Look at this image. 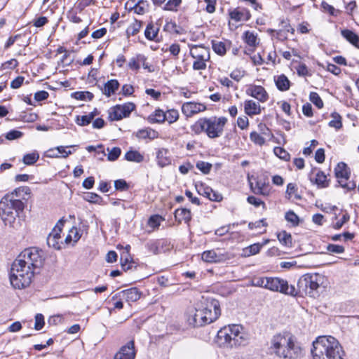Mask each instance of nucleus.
<instances>
[{
	"instance_id": "nucleus-31",
	"label": "nucleus",
	"mask_w": 359,
	"mask_h": 359,
	"mask_svg": "<svg viewBox=\"0 0 359 359\" xmlns=\"http://www.w3.org/2000/svg\"><path fill=\"white\" fill-rule=\"evenodd\" d=\"M341 36L346 39L349 43L357 48H359V36L355 32L350 29H342L341 31Z\"/></svg>"
},
{
	"instance_id": "nucleus-60",
	"label": "nucleus",
	"mask_w": 359,
	"mask_h": 359,
	"mask_svg": "<svg viewBox=\"0 0 359 359\" xmlns=\"http://www.w3.org/2000/svg\"><path fill=\"white\" fill-rule=\"evenodd\" d=\"M177 25L174 21H166L165 25L163 27V30L170 33L180 34V32L177 29Z\"/></svg>"
},
{
	"instance_id": "nucleus-57",
	"label": "nucleus",
	"mask_w": 359,
	"mask_h": 359,
	"mask_svg": "<svg viewBox=\"0 0 359 359\" xmlns=\"http://www.w3.org/2000/svg\"><path fill=\"white\" fill-rule=\"evenodd\" d=\"M321 7L324 11H327L329 13L330 15L337 16L340 13L339 10H336L332 6L327 4L326 1H323L321 4Z\"/></svg>"
},
{
	"instance_id": "nucleus-35",
	"label": "nucleus",
	"mask_w": 359,
	"mask_h": 359,
	"mask_svg": "<svg viewBox=\"0 0 359 359\" xmlns=\"http://www.w3.org/2000/svg\"><path fill=\"white\" fill-rule=\"evenodd\" d=\"M243 41L251 47H256L259 42L257 41V34L250 31H245L243 36Z\"/></svg>"
},
{
	"instance_id": "nucleus-5",
	"label": "nucleus",
	"mask_w": 359,
	"mask_h": 359,
	"mask_svg": "<svg viewBox=\"0 0 359 359\" xmlns=\"http://www.w3.org/2000/svg\"><path fill=\"white\" fill-rule=\"evenodd\" d=\"M35 273L29 266H25L15 259L9 273L10 283L15 289H24L29 286Z\"/></svg>"
},
{
	"instance_id": "nucleus-39",
	"label": "nucleus",
	"mask_w": 359,
	"mask_h": 359,
	"mask_svg": "<svg viewBox=\"0 0 359 359\" xmlns=\"http://www.w3.org/2000/svg\"><path fill=\"white\" fill-rule=\"evenodd\" d=\"M71 97L77 100H86L87 99L91 101L94 97V95L89 91H76L71 94Z\"/></svg>"
},
{
	"instance_id": "nucleus-18",
	"label": "nucleus",
	"mask_w": 359,
	"mask_h": 359,
	"mask_svg": "<svg viewBox=\"0 0 359 359\" xmlns=\"http://www.w3.org/2000/svg\"><path fill=\"white\" fill-rule=\"evenodd\" d=\"M246 93L261 102H265L269 99L267 92L262 86L250 85L247 89Z\"/></svg>"
},
{
	"instance_id": "nucleus-14",
	"label": "nucleus",
	"mask_w": 359,
	"mask_h": 359,
	"mask_svg": "<svg viewBox=\"0 0 359 359\" xmlns=\"http://www.w3.org/2000/svg\"><path fill=\"white\" fill-rule=\"evenodd\" d=\"M230 334L233 346H244L248 343V334L244 332V328L241 325H229Z\"/></svg>"
},
{
	"instance_id": "nucleus-23",
	"label": "nucleus",
	"mask_w": 359,
	"mask_h": 359,
	"mask_svg": "<svg viewBox=\"0 0 359 359\" xmlns=\"http://www.w3.org/2000/svg\"><path fill=\"white\" fill-rule=\"evenodd\" d=\"M201 258L204 262L210 263H219L225 259L224 255H217L213 250L204 251Z\"/></svg>"
},
{
	"instance_id": "nucleus-11",
	"label": "nucleus",
	"mask_w": 359,
	"mask_h": 359,
	"mask_svg": "<svg viewBox=\"0 0 359 359\" xmlns=\"http://www.w3.org/2000/svg\"><path fill=\"white\" fill-rule=\"evenodd\" d=\"M135 109V104L133 102L116 104L109 109L108 118L111 121H120L129 117L131 112Z\"/></svg>"
},
{
	"instance_id": "nucleus-63",
	"label": "nucleus",
	"mask_w": 359,
	"mask_h": 359,
	"mask_svg": "<svg viewBox=\"0 0 359 359\" xmlns=\"http://www.w3.org/2000/svg\"><path fill=\"white\" fill-rule=\"evenodd\" d=\"M23 135V133L17 130H11L6 134V138L8 140H14L20 138Z\"/></svg>"
},
{
	"instance_id": "nucleus-30",
	"label": "nucleus",
	"mask_w": 359,
	"mask_h": 359,
	"mask_svg": "<svg viewBox=\"0 0 359 359\" xmlns=\"http://www.w3.org/2000/svg\"><path fill=\"white\" fill-rule=\"evenodd\" d=\"M310 180L312 183H315L318 188L323 189L329 187V180L324 172L318 170L314 180L310 177Z\"/></svg>"
},
{
	"instance_id": "nucleus-25",
	"label": "nucleus",
	"mask_w": 359,
	"mask_h": 359,
	"mask_svg": "<svg viewBox=\"0 0 359 359\" xmlns=\"http://www.w3.org/2000/svg\"><path fill=\"white\" fill-rule=\"evenodd\" d=\"M162 22L161 19H158L156 22L157 27H155L153 22H149L147 25V27L144 30V36L145 38L149 41H154L155 40L156 37L158 35V33L159 32V26L161 25V23Z\"/></svg>"
},
{
	"instance_id": "nucleus-36",
	"label": "nucleus",
	"mask_w": 359,
	"mask_h": 359,
	"mask_svg": "<svg viewBox=\"0 0 359 359\" xmlns=\"http://www.w3.org/2000/svg\"><path fill=\"white\" fill-rule=\"evenodd\" d=\"M124 158L128 161L135 163H142L144 161V156L136 150L128 151L125 154Z\"/></svg>"
},
{
	"instance_id": "nucleus-22",
	"label": "nucleus",
	"mask_w": 359,
	"mask_h": 359,
	"mask_svg": "<svg viewBox=\"0 0 359 359\" xmlns=\"http://www.w3.org/2000/svg\"><path fill=\"white\" fill-rule=\"evenodd\" d=\"M230 18L236 22L248 21L251 18V14L248 9L245 8H236L229 11Z\"/></svg>"
},
{
	"instance_id": "nucleus-38",
	"label": "nucleus",
	"mask_w": 359,
	"mask_h": 359,
	"mask_svg": "<svg viewBox=\"0 0 359 359\" xmlns=\"http://www.w3.org/2000/svg\"><path fill=\"white\" fill-rule=\"evenodd\" d=\"M332 119L328 123V126L331 128H335L337 130L342 128V121L341 115L334 111L331 114Z\"/></svg>"
},
{
	"instance_id": "nucleus-27",
	"label": "nucleus",
	"mask_w": 359,
	"mask_h": 359,
	"mask_svg": "<svg viewBox=\"0 0 359 359\" xmlns=\"http://www.w3.org/2000/svg\"><path fill=\"white\" fill-rule=\"evenodd\" d=\"M135 135L140 140H154L158 137V133L151 128H145L138 130Z\"/></svg>"
},
{
	"instance_id": "nucleus-10",
	"label": "nucleus",
	"mask_w": 359,
	"mask_h": 359,
	"mask_svg": "<svg viewBox=\"0 0 359 359\" xmlns=\"http://www.w3.org/2000/svg\"><path fill=\"white\" fill-rule=\"evenodd\" d=\"M334 172L341 187L346 189L347 191H351L355 189L356 184L355 182H346L351 177V169L346 163H338L334 168Z\"/></svg>"
},
{
	"instance_id": "nucleus-12",
	"label": "nucleus",
	"mask_w": 359,
	"mask_h": 359,
	"mask_svg": "<svg viewBox=\"0 0 359 359\" xmlns=\"http://www.w3.org/2000/svg\"><path fill=\"white\" fill-rule=\"evenodd\" d=\"M147 250L154 255L166 252L172 248L171 243L166 238L151 240L145 245Z\"/></svg>"
},
{
	"instance_id": "nucleus-58",
	"label": "nucleus",
	"mask_w": 359,
	"mask_h": 359,
	"mask_svg": "<svg viewBox=\"0 0 359 359\" xmlns=\"http://www.w3.org/2000/svg\"><path fill=\"white\" fill-rule=\"evenodd\" d=\"M84 199L90 203H99L102 201V197L95 193L88 192L86 194Z\"/></svg>"
},
{
	"instance_id": "nucleus-50",
	"label": "nucleus",
	"mask_w": 359,
	"mask_h": 359,
	"mask_svg": "<svg viewBox=\"0 0 359 359\" xmlns=\"http://www.w3.org/2000/svg\"><path fill=\"white\" fill-rule=\"evenodd\" d=\"M285 218L287 222L292 223L294 226H298L299 224V218L298 215L292 210L287 211L285 213Z\"/></svg>"
},
{
	"instance_id": "nucleus-45",
	"label": "nucleus",
	"mask_w": 359,
	"mask_h": 359,
	"mask_svg": "<svg viewBox=\"0 0 359 359\" xmlns=\"http://www.w3.org/2000/svg\"><path fill=\"white\" fill-rule=\"evenodd\" d=\"M164 220V218L159 215H151L148 219V225L153 229H158L161 222Z\"/></svg>"
},
{
	"instance_id": "nucleus-46",
	"label": "nucleus",
	"mask_w": 359,
	"mask_h": 359,
	"mask_svg": "<svg viewBox=\"0 0 359 359\" xmlns=\"http://www.w3.org/2000/svg\"><path fill=\"white\" fill-rule=\"evenodd\" d=\"M273 152L276 156L282 160L288 161L290 159V154L283 147H276L273 149Z\"/></svg>"
},
{
	"instance_id": "nucleus-41",
	"label": "nucleus",
	"mask_w": 359,
	"mask_h": 359,
	"mask_svg": "<svg viewBox=\"0 0 359 359\" xmlns=\"http://www.w3.org/2000/svg\"><path fill=\"white\" fill-rule=\"evenodd\" d=\"M39 158V154L36 151L24 155L22 162L27 165H34Z\"/></svg>"
},
{
	"instance_id": "nucleus-26",
	"label": "nucleus",
	"mask_w": 359,
	"mask_h": 359,
	"mask_svg": "<svg viewBox=\"0 0 359 359\" xmlns=\"http://www.w3.org/2000/svg\"><path fill=\"white\" fill-rule=\"evenodd\" d=\"M122 297L128 302H135L137 301L141 297V292L137 287H131L124 290L121 292Z\"/></svg>"
},
{
	"instance_id": "nucleus-20",
	"label": "nucleus",
	"mask_w": 359,
	"mask_h": 359,
	"mask_svg": "<svg viewBox=\"0 0 359 359\" xmlns=\"http://www.w3.org/2000/svg\"><path fill=\"white\" fill-rule=\"evenodd\" d=\"M190 55L195 61H208L210 60V53L203 46L194 45L190 50Z\"/></svg>"
},
{
	"instance_id": "nucleus-55",
	"label": "nucleus",
	"mask_w": 359,
	"mask_h": 359,
	"mask_svg": "<svg viewBox=\"0 0 359 359\" xmlns=\"http://www.w3.org/2000/svg\"><path fill=\"white\" fill-rule=\"evenodd\" d=\"M326 249L329 252L332 254H342L345 251L344 246L336 244H328Z\"/></svg>"
},
{
	"instance_id": "nucleus-33",
	"label": "nucleus",
	"mask_w": 359,
	"mask_h": 359,
	"mask_svg": "<svg viewBox=\"0 0 359 359\" xmlns=\"http://www.w3.org/2000/svg\"><path fill=\"white\" fill-rule=\"evenodd\" d=\"M276 86L280 91H286L290 89V81L285 74H280L274 79Z\"/></svg>"
},
{
	"instance_id": "nucleus-40",
	"label": "nucleus",
	"mask_w": 359,
	"mask_h": 359,
	"mask_svg": "<svg viewBox=\"0 0 359 359\" xmlns=\"http://www.w3.org/2000/svg\"><path fill=\"white\" fill-rule=\"evenodd\" d=\"M195 188L200 195H202L206 198L210 196V193L212 192V188L207 186L202 182H196L195 183Z\"/></svg>"
},
{
	"instance_id": "nucleus-13",
	"label": "nucleus",
	"mask_w": 359,
	"mask_h": 359,
	"mask_svg": "<svg viewBox=\"0 0 359 359\" xmlns=\"http://www.w3.org/2000/svg\"><path fill=\"white\" fill-rule=\"evenodd\" d=\"M187 320L193 327H201L208 324L207 317L197 304L196 308L190 309L187 313Z\"/></svg>"
},
{
	"instance_id": "nucleus-52",
	"label": "nucleus",
	"mask_w": 359,
	"mask_h": 359,
	"mask_svg": "<svg viewBox=\"0 0 359 359\" xmlns=\"http://www.w3.org/2000/svg\"><path fill=\"white\" fill-rule=\"evenodd\" d=\"M309 100L318 109L323 107V102L317 93L311 92L309 94Z\"/></svg>"
},
{
	"instance_id": "nucleus-17",
	"label": "nucleus",
	"mask_w": 359,
	"mask_h": 359,
	"mask_svg": "<svg viewBox=\"0 0 359 359\" xmlns=\"http://www.w3.org/2000/svg\"><path fill=\"white\" fill-rule=\"evenodd\" d=\"M229 326H225L221 328L217 334V342L221 347L232 348L233 347L230 334Z\"/></svg>"
},
{
	"instance_id": "nucleus-42",
	"label": "nucleus",
	"mask_w": 359,
	"mask_h": 359,
	"mask_svg": "<svg viewBox=\"0 0 359 359\" xmlns=\"http://www.w3.org/2000/svg\"><path fill=\"white\" fill-rule=\"evenodd\" d=\"M212 48L219 55L223 56L226 53V45L222 41H212Z\"/></svg>"
},
{
	"instance_id": "nucleus-16",
	"label": "nucleus",
	"mask_w": 359,
	"mask_h": 359,
	"mask_svg": "<svg viewBox=\"0 0 359 359\" xmlns=\"http://www.w3.org/2000/svg\"><path fill=\"white\" fill-rule=\"evenodd\" d=\"M206 109V106L204 104L195 102H187L182 104V112L187 117H191L196 114L205 111Z\"/></svg>"
},
{
	"instance_id": "nucleus-59",
	"label": "nucleus",
	"mask_w": 359,
	"mask_h": 359,
	"mask_svg": "<svg viewBox=\"0 0 359 359\" xmlns=\"http://www.w3.org/2000/svg\"><path fill=\"white\" fill-rule=\"evenodd\" d=\"M75 122L79 126H86L90 124L92 122V120L90 119V116H88L87 114L83 116H77Z\"/></svg>"
},
{
	"instance_id": "nucleus-28",
	"label": "nucleus",
	"mask_w": 359,
	"mask_h": 359,
	"mask_svg": "<svg viewBox=\"0 0 359 359\" xmlns=\"http://www.w3.org/2000/svg\"><path fill=\"white\" fill-rule=\"evenodd\" d=\"M175 218L179 223L184 221V223L189 224L191 219V211L187 208H178L175 211Z\"/></svg>"
},
{
	"instance_id": "nucleus-48",
	"label": "nucleus",
	"mask_w": 359,
	"mask_h": 359,
	"mask_svg": "<svg viewBox=\"0 0 359 359\" xmlns=\"http://www.w3.org/2000/svg\"><path fill=\"white\" fill-rule=\"evenodd\" d=\"M196 167L203 174L208 175L210 173L212 165L210 163L199 161L196 163Z\"/></svg>"
},
{
	"instance_id": "nucleus-3",
	"label": "nucleus",
	"mask_w": 359,
	"mask_h": 359,
	"mask_svg": "<svg viewBox=\"0 0 359 359\" xmlns=\"http://www.w3.org/2000/svg\"><path fill=\"white\" fill-rule=\"evenodd\" d=\"M227 121L225 116L202 117L194 122L190 129L196 135L204 133L210 139H217L223 135Z\"/></svg>"
},
{
	"instance_id": "nucleus-9",
	"label": "nucleus",
	"mask_w": 359,
	"mask_h": 359,
	"mask_svg": "<svg viewBox=\"0 0 359 359\" xmlns=\"http://www.w3.org/2000/svg\"><path fill=\"white\" fill-rule=\"evenodd\" d=\"M267 290L272 292H278L286 295L296 297L298 291L292 285H289L288 282L278 277H268L266 280Z\"/></svg>"
},
{
	"instance_id": "nucleus-47",
	"label": "nucleus",
	"mask_w": 359,
	"mask_h": 359,
	"mask_svg": "<svg viewBox=\"0 0 359 359\" xmlns=\"http://www.w3.org/2000/svg\"><path fill=\"white\" fill-rule=\"evenodd\" d=\"M262 245L259 243H254L243 250L245 256L254 255L259 252Z\"/></svg>"
},
{
	"instance_id": "nucleus-62",
	"label": "nucleus",
	"mask_w": 359,
	"mask_h": 359,
	"mask_svg": "<svg viewBox=\"0 0 359 359\" xmlns=\"http://www.w3.org/2000/svg\"><path fill=\"white\" fill-rule=\"evenodd\" d=\"M139 54L136 55V56L133 57L130 61L128 62V68L133 71H138L140 68L139 60Z\"/></svg>"
},
{
	"instance_id": "nucleus-54",
	"label": "nucleus",
	"mask_w": 359,
	"mask_h": 359,
	"mask_svg": "<svg viewBox=\"0 0 359 359\" xmlns=\"http://www.w3.org/2000/svg\"><path fill=\"white\" fill-rule=\"evenodd\" d=\"M76 145H69V146H58L56 147V150L58 152V154L60 156V158H67L69 155L72 154V151L70 150H67V148L75 147Z\"/></svg>"
},
{
	"instance_id": "nucleus-8",
	"label": "nucleus",
	"mask_w": 359,
	"mask_h": 359,
	"mask_svg": "<svg viewBox=\"0 0 359 359\" xmlns=\"http://www.w3.org/2000/svg\"><path fill=\"white\" fill-rule=\"evenodd\" d=\"M198 305L206 316L208 324L215 321L221 315L219 302L212 297L202 296Z\"/></svg>"
},
{
	"instance_id": "nucleus-37",
	"label": "nucleus",
	"mask_w": 359,
	"mask_h": 359,
	"mask_svg": "<svg viewBox=\"0 0 359 359\" xmlns=\"http://www.w3.org/2000/svg\"><path fill=\"white\" fill-rule=\"evenodd\" d=\"M277 238L279 242L284 246L289 248L292 247V238L290 233H287L285 231H282L277 234Z\"/></svg>"
},
{
	"instance_id": "nucleus-19",
	"label": "nucleus",
	"mask_w": 359,
	"mask_h": 359,
	"mask_svg": "<svg viewBox=\"0 0 359 359\" xmlns=\"http://www.w3.org/2000/svg\"><path fill=\"white\" fill-rule=\"evenodd\" d=\"M254 180L255 181V186L252 182L249 181L251 191L255 194L262 195L264 196H269L270 194L269 184H266L264 180H259L257 178H255Z\"/></svg>"
},
{
	"instance_id": "nucleus-24",
	"label": "nucleus",
	"mask_w": 359,
	"mask_h": 359,
	"mask_svg": "<svg viewBox=\"0 0 359 359\" xmlns=\"http://www.w3.org/2000/svg\"><path fill=\"white\" fill-rule=\"evenodd\" d=\"M119 82L117 79H110L104 83L103 88H100L102 93L107 97L114 95L119 88Z\"/></svg>"
},
{
	"instance_id": "nucleus-2",
	"label": "nucleus",
	"mask_w": 359,
	"mask_h": 359,
	"mask_svg": "<svg viewBox=\"0 0 359 359\" xmlns=\"http://www.w3.org/2000/svg\"><path fill=\"white\" fill-rule=\"evenodd\" d=\"M313 359H344L345 352L337 339L332 336H320L313 342Z\"/></svg>"
},
{
	"instance_id": "nucleus-51",
	"label": "nucleus",
	"mask_w": 359,
	"mask_h": 359,
	"mask_svg": "<svg viewBox=\"0 0 359 359\" xmlns=\"http://www.w3.org/2000/svg\"><path fill=\"white\" fill-rule=\"evenodd\" d=\"M165 113L166 121L171 124L176 122L179 118V112L177 110L172 109L168 110Z\"/></svg>"
},
{
	"instance_id": "nucleus-1",
	"label": "nucleus",
	"mask_w": 359,
	"mask_h": 359,
	"mask_svg": "<svg viewBox=\"0 0 359 359\" xmlns=\"http://www.w3.org/2000/svg\"><path fill=\"white\" fill-rule=\"evenodd\" d=\"M268 349L270 354L280 359H298L302 355V348L296 337L288 332L274 334Z\"/></svg>"
},
{
	"instance_id": "nucleus-32",
	"label": "nucleus",
	"mask_w": 359,
	"mask_h": 359,
	"mask_svg": "<svg viewBox=\"0 0 359 359\" xmlns=\"http://www.w3.org/2000/svg\"><path fill=\"white\" fill-rule=\"evenodd\" d=\"M165 113L160 109H156L147 118V120L150 123H162L165 121Z\"/></svg>"
},
{
	"instance_id": "nucleus-29",
	"label": "nucleus",
	"mask_w": 359,
	"mask_h": 359,
	"mask_svg": "<svg viewBox=\"0 0 359 359\" xmlns=\"http://www.w3.org/2000/svg\"><path fill=\"white\" fill-rule=\"evenodd\" d=\"M245 112L248 116L257 115L261 113V106L258 102L252 100L245 102Z\"/></svg>"
},
{
	"instance_id": "nucleus-44",
	"label": "nucleus",
	"mask_w": 359,
	"mask_h": 359,
	"mask_svg": "<svg viewBox=\"0 0 359 359\" xmlns=\"http://www.w3.org/2000/svg\"><path fill=\"white\" fill-rule=\"evenodd\" d=\"M142 25V22L140 20H135L127 29L126 32L128 35L135 36L137 34Z\"/></svg>"
},
{
	"instance_id": "nucleus-56",
	"label": "nucleus",
	"mask_w": 359,
	"mask_h": 359,
	"mask_svg": "<svg viewBox=\"0 0 359 359\" xmlns=\"http://www.w3.org/2000/svg\"><path fill=\"white\" fill-rule=\"evenodd\" d=\"M114 187L117 191H124L129 189V184L125 180L119 179L114 181Z\"/></svg>"
},
{
	"instance_id": "nucleus-4",
	"label": "nucleus",
	"mask_w": 359,
	"mask_h": 359,
	"mask_svg": "<svg viewBox=\"0 0 359 359\" xmlns=\"http://www.w3.org/2000/svg\"><path fill=\"white\" fill-rule=\"evenodd\" d=\"M25 208L21 199H13L11 195H5L0 201V216L6 226L15 228L20 212Z\"/></svg>"
},
{
	"instance_id": "nucleus-64",
	"label": "nucleus",
	"mask_w": 359,
	"mask_h": 359,
	"mask_svg": "<svg viewBox=\"0 0 359 359\" xmlns=\"http://www.w3.org/2000/svg\"><path fill=\"white\" fill-rule=\"evenodd\" d=\"M44 317L41 313H37L35 316V324L34 329L36 330H40L44 326Z\"/></svg>"
},
{
	"instance_id": "nucleus-61",
	"label": "nucleus",
	"mask_w": 359,
	"mask_h": 359,
	"mask_svg": "<svg viewBox=\"0 0 359 359\" xmlns=\"http://www.w3.org/2000/svg\"><path fill=\"white\" fill-rule=\"evenodd\" d=\"M349 219L350 215H348V213L346 212L344 215H343L340 220L332 224V227L335 230H339L343 226V225L345 223H346L349 220Z\"/></svg>"
},
{
	"instance_id": "nucleus-49",
	"label": "nucleus",
	"mask_w": 359,
	"mask_h": 359,
	"mask_svg": "<svg viewBox=\"0 0 359 359\" xmlns=\"http://www.w3.org/2000/svg\"><path fill=\"white\" fill-rule=\"evenodd\" d=\"M250 139L254 144L259 146H262L265 143V139L256 131L250 133Z\"/></svg>"
},
{
	"instance_id": "nucleus-6",
	"label": "nucleus",
	"mask_w": 359,
	"mask_h": 359,
	"mask_svg": "<svg viewBox=\"0 0 359 359\" xmlns=\"http://www.w3.org/2000/svg\"><path fill=\"white\" fill-rule=\"evenodd\" d=\"M15 259L38 273L43 265L45 258L43 250L32 247L25 249Z\"/></svg>"
},
{
	"instance_id": "nucleus-21",
	"label": "nucleus",
	"mask_w": 359,
	"mask_h": 359,
	"mask_svg": "<svg viewBox=\"0 0 359 359\" xmlns=\"http://www.w3.org/2000/svg\"><path fill=\"white\" fill-rule=\"evenodd\" d=\"M156 163L160 168H164L171 164L172 159L168 149H158L156 152Z\"/></svg>"
},
{
	"instance_id": "nucleus-43",
	"label": "nucleus",
	"mask_w": 359,
	"mask_h": 359,
	"mask_svg": "<svg viewBox=\"0 0 359 359\" xmlns=\"http://www.w3.org/2000/svg\"><path fill=\"white\" fill-rule=\"evenodd\" d=\"M182 4V0H168L163 7V11L177 12L178 7Z\"/></svg>"
},
{
	"instance_id": "nucleus-53",
	"label": "nucleus",
	"mask_w": 359,
	"mask_h": 359,
	"mask_svg": "<svg viewBox=\"0 0 359 359\" xmlns=\"http://www.w3.org/2000/svg\"><path fill=\"white\" fill-rule=\"evenodd\" d=\"M107 151H109L107 158L110 161H116L121 154V149L118 147H113L110 151L107 148Z\"/></svg>"
},
{
	"instance_id": "nucleus-7",
	"label": "nucleus",
	"mask_w": 359,
	"mask_h": 359,
	"mask_svg": "<svg viewBox=\"0 0 359 359\" xmlns=\"http://www.w3.org/2000/svg\"><path fill=\"white\" fill-rule=\"evenodd\" d=\"M323 276L319 273L304 274L297 282L299 292H303L311 297L318 296V289L323 283Z\"/></svg>"
},
{
	"instance_id": "nucleus-34",
	"label": "nucleus",
	"mask_w": 359,
	"mask_h": 359,
	"mask_svg": "<svg viewBox=\"0 0 359 359\" xmlns=\"http://www.w3.org/2000/svg\"><path fill=\"white\" fill-rule=\"evenodd\" d=\"M31 193V189L29 187L23 186L14 189L12 192L6 194V195H11L13 196V199H25L24 195H29Z\"/></svg>"
},
{
	"instance_id": "nucleus-15",
	"label": "nucleus",
	"mask_w": 359,
	"mask_h": 359,
	"mask_svg": "<svg viewBox=\"0 0 359 359\" xmlns=\"http://www.w3.org/2000/svg\"><path fill=\"white\" fill-rule=\"evenodd\" d=\"M136 353L135 341L130 340L120 347L114 354L113 359H135Z\"/></svg>"
}]
</instances>
